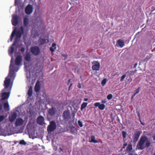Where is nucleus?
<instances>
[{"label":"nucleus","instance_id":"a19ab883","mask_svg":"<svg viewBox=\"0 0 155 155\" xmlns=\"http://www.w3.org/2000/svg\"><path fill=\"white\" fill-rule=\"evenodd\" d=\"M25 50V48L24 47H22L20 49V51L21 52H24Z\"/></svg>","mask_w":155,"mask_h":155},{"label":"nucleus","instance_id":"8fccbe9b","mask_svg":"<svg viewBox=\"0 0 155 155\" xmlns=\"http://www.w3.org/2000/svg\"><path fill=\"white\" fill-rule=\"evenodd\" d=\"M137 94V93H136V92H135L134 95L132 96V97H133L134 96H135V95H136Z\"/></svg>","mask_w":155,"mask_h":155},{"label":"nucleus","instance_id":"a18cd8bd","mask_svg":"<svg viewBox=\"0 0 155 155\" xmlns=\"http://www.w3.org/2000/svg\"><path fill=\"white\" fill-rule=\"evenodd\" d=\"M2 109V105L0 104V111H1Z\"/></svg>","mask_w":155,"mask_h":155},{"label":"nucleus","instance_id":"9d476101","mask_svg":"<svg viewBox=\"0 0 155 155\" xmlns=\"http://www.w3.org/2000/svg\"><path fill=\"white\" fill-rule=\"evenodd\" d=\"M93 64L92 66V69L93 70L98 71L99 70L100 67V64L99 62L98 61H94V63H92Z\"/></svg>","mask_w":155,"mask_h":155},{"label":"nucleus","instance_id":"39448f33","mask_svg":"<svg viewBox=\"0 0 155 155\" xmlns=\"http://www.w3.org/2000/svg\"><path fill=\"white\" fill-rule=\"evenodd\" d=\"M31 51L34 55H38L40 53V50L39 47L37 46L32 47L30 48Z\"/></svg>","mask_w":155,"mask_h":155},{"label":"nucleus","instance_id":"de8ad7c7","mask_svg":"<svg viewBox=\"0 0 155 155\" xmlns=\"http://www.w3.org/2000/svg\"><path fill=\"white\" fill-rule=\"evenodd\" d=\"M88 100V99L87 98H84V101H87Z\"/></svg>","mask_w":155,"mask_h":155},{"label":"nucleus","instance_id":"f3484780","mask_svg":"<svg viewBox=\"0 0 155 155\" xmlns=\"http://www.w3.org/2000/svg\"><path fill=\"white\" fill-rule=\"evenodd\" d=\"M23 123L24 120L22 118H18L16 120L15 124L16 126H19L21 125Z\"/></svg>","mask_w":155,"mask_h":155},{"label":"nucleus","instance_id":"49530a36","mask_svg":"<svg viewBox=\"0 0 155 155\" xmlns=\"http://www.w3.org/2000/svg\"><path fill=\"white\" fill-rule=\"evenodd\" d=\"M152 137L153 138V140H155V134Z\"/></svg>","mask_w":155,"mask_h":155},{"label":"nucleus","instance_id":"aec40b11","mask_svg":"<svg viewBox=\"0 0 155 155\" xmlns=\"http://www.w3.org/2000/svg\"><path fill=\"white\" fill-rule=\"evenodd\" d=\"M17 117V114L15 113L13 114L11 116L9 117V120L11 122H12L14 121L16 119Z\"/></svg>","mask_w":155,"mask_h":155},{"label":"nucleus","instance_id":"37998d69","mask_svg":"<svg viewBox=\"0 0 155 155\" xmlns=\"http://www.w3.org/2000/svg\"><path fill=\"white\" fill-rule=\"evenodd\" d=\"M106 102H107V101H106V99H105L104 100H103L101 101V103H104V104Z\"/></svg>","mask_w":155,"mask_h":155},{"label":"nucleus","instance_id":"a878e982","mask_svg":"<svg viewBox=\"0 0 155 155\" xmlns=\"http://www.w3.org/2000/svg\"><path fill=\"white\" fill-rule=\"evenodd\" d=\"M91 140L89 142L90 143H97L98 141L97 140H95V137L94 135H92L91 136Z\"/></svg>","mask_w":155,"mask_h":155},{"label":"nucleus","instance_id":"393cba45","mask_svg":"<svg viewBox=\"0 0 155 155\" xmlns=\"http://www.w3.org/2000/svg\"><path fill=\"white\" fill-rule=\"evenodd\" d=\"M31 59V55L29 53H27L25 58V59L27 61H29Z\"/></svg>","mask_w":155,"mask_h":155},{"label":"nucleus","instance_id":"f8f14e48","mask_svg":"<svg viewBox=\"0 0 155 155\" xmlns=\"http://www.w3.org/2000/svg\"><path fill=\"white\" fill-rule=\"evenodd\" d=\"M12 22V25L15 26L18 24V18L17 15H14L13 16Z\"/></svg>","mask_w":155,"mask_h":155},{"label":"nucleus","instance_id":"f704fd0d","mask_svg":"<svg viewBox=\"0 0 155 155\" xmlns=\"http://www.w3.org/2000/svg\"><path fill=\"white\" fill-rule=\"evenodd\" d=\"M19 144L21 145H25L26 144V143L24 140H22L20 141Z\"/></svg>","mask_w":155,"mask_h":155},{"label":"nucleus","instance_id":"7c9ffc66","mask_svg":"<svg viewBox=\"0 0 155 155\" xmlns=\"http://www.w3.org/2000/svg\"><path fill=\"white\" fill-rule=\"evenodd\" d=\"M14 48L13 46L11 47L10 49L8 50L9 53L10 54H12L14 52Z\"/></svg>","mask_w":155,"mask_h":155},{"label":"nucleus","instance_id":"c85d7f7f","mask_svg":"<svg viewBox=\"0 0 155 155\" xmlns=\"http://www.w3.org/2000/svg\"><path fill=\"white\" fill-rule=\"evenodd\" d=\"M88 103L86 102L83 103L81 105V110H83L84 109L87 107Z\"/></svg>","mask_w":155,"mask_h":155},{"label":"nucleus","instance_id":"c756f323","mask_svg":"<svg viewBox=\"0 0 155 155\" xmlns=\"http://www.w3.org/2000/svg\"><path fill=\"white\" fill-rule=\"evenodd\" d=\"M39 42L41 45H43L45 43L46 41L44 38H40L39 40Z\"/></svg>","mask_w":155,"mask_h":155},{"label":"nucleus","instance_id":"b1692460","mask_svg":"<svg viewBox=\"0 0 155 155\" xmlns=\"http://www.w3.org/2000/svg\"><path fill=\"white\" fill-rule=\"evenodd\" d=\"M132 145L131 143H129L126 148V151L127 152H129L132 150Z\"/></svg>","mask_w":155,"mask_h":155},{"label":"nucleus","instance_id":"9b49d317","mask_svg":"<svg viewBox=\"0 0 155 155\" xmlns=\"http://www.w3.org/2000/svg\"><path fill=\"white\" fill-rule=\"evenodd\" d=\"M11 87L9 89V91H8V92H4L2 94L1 96L2 98L1 99V100H5L9 97L10 93V91L11 90Z\"/></svg>","mask_w":155,"mask_h":155},{"label":"nucleus","instance_id":"58836bf2","mask_svg":"<svg viewBox=\"0 0 155 155\" xmlns=\"http://www.w3.org/2000/svg\"><path fill=\"white\" fill-rule=\"evenodd\" d=\"M140 89V87H138L135 91V92L137 93V94H138L139 92V91Z\"/></svg>","mask_w":155,"mask_h":155},{"label":"nucleus","instance_id":"0eeeda50","mask_svg":"<svg viewBox=\"0 0 155 155\" xmlns=\"http://www.w3.org/2000/svg\"><path fill=\"white\" fill-rule=\"evenodd\" d=\"M63 117L65 120H68L71 118L70 112L69 110H66L64 111L63 114Z\"/></svg>","mask_w":155,"mask_h":155},{"label":"nucleus","instance_id":"79ce46f5","mask_svg":"<svg viewBox=\"0 0 155 155\" xmlns=\"http://www.w3.org/2000/svg\"><path fill=\"white\" fill-rule=\"evenodd\" d=\"M137 116H138V118L140 119V115L139 113V112H137Z\"/></svg>","mask_w":155,"mask_h":155},{"label":"nucleus","instance_id":"423d86ee","mask_svg":"<svg viewBox=\"0 0 155 155\" xmlns=\"http://www.w3.org/2000/svg\"><path fill=\"white\" fill-rule=\"evenodd\" d=\"M33 11V6L30 4H28L25 8V12L26 14L30 15Z\"/></svg>","mask_w":155,"mask_h":155},{"label":"nucleus","instance_id":"3c124183","mask_svg":"<svg viewBox=\"0 0 155 155\" xmlns=\"http://www.w3.org/2000/svg\"><path fill=\"white\" fill-rule=\"evenodd\" d=\"M16 45V42H14L12 44V45L14 46V45Z\"/></svg>","mask_w":155,"mask_h":155},{"label":"nucleus","instance_id":"603ef678","mask_svg":"<svg viewBox=\"0 0 155 155\" xmlns=\"http://www.w3.org/2000/svg\"><path fill=\"white\" fill-rule=\"evenodd\" d=\"M152 10H153V11L155 10V8H154V7L152 6L151 8Z\"/></svg>","mask_w":155,"mask_h":155},{"label":"nucleus","instance_id":"4468645a","mask_svg":"<svg viewBox=\"0 0 155 155\" xmlns=\"http://www.w3.org/2000/svg\"><path fill=\"white\" fill-rule=\"evenodd\" d=\"M122 136L123 138V141L124 142V143L123 144V146L122 147V148L124 149L125 148V147L127 145V142H125L126 141V139L125 138H126L127 136V133L124 131H122Z\"/></svg>","mask_w":155,"mask_h":155},{"label":"nucleus","instance_id":"412c9836","mask_svg":"<svg viewBox=\"0 0 155 155\" xmlns=\"http://www.w3.org/2000/svg\"><path fill=\"white\" fill-rule=\"evenodd\" d=\"M40 89V85L39 83H38V82L36 83L35 87V92H39Z\"/></svg>","mask_w":155,"mask_h":155},{"label":"nucleus","instance_id":"7ed1b4c3","mask_svg":"<svg viewBox=\"0 0 155 155\" xmlns=\"http://www.w3.org/2000/svg\"><path fill=\"white\" fill-rule=\"evenodd\" d=\"M56 128V124L54 120L51 121L50 122V124L47 127V130L49 132H52Z\"/></svg>","mask_w":155,"mask_h":155},{"label":"nucleus","instance_id":"ea45409f","mask_svg":"<svg viewBox=\"0 0 155 155\" xmlns=\"http://www.w3.org/2000/svg\"><path fill=\"white\" fill-rule=\"evenodd\" d=\"M77 86L79 89L81 88V84L80 83H78Z\"/></svg>","mask_w":155,"mask_h":155},{"label":"nucleus","instance_id":"bb28decb","mask_svg":"<svg viewBox=\"0 0 155 155\" xmlns=\"http://www.w3.org/2000/svg\"><path fill=\"white\" fill-rule=\"evenodd\" d=\"M32 87L31 86L28 91V94L29 97H31L32 96Z\"/></svg>","mask_w":155,"mask_h":155},{"label":"nucleus","instance_id":"864d4df0","mask_svg":"<svg viewBox=\"0 0 155 155\" xmlns=\"http://www.w3.org/2000/svg\"><path fill=\"white\" fill-rule=\"evenodd\" d=\"M140 122L141 124H142L143 125H144V124L143 123L141 122V120H140Z\"/></svg>","mask_w":155,"mask_h":155},{"label":"nucleus","instance_id":"a211bd4d","mask_svg":"<svg viewBox=\"0 0 155 155\" xmlns=\"http://www.w3.org/2000/svg\"><path fill=\"white\" fill-rule=\"evenodd\" d=\"M117 46L122 48L124 45V41L121 39H119L117 41Z\"/></svg>","mask_w":155,"mask_h":155},{"label":"nucleus","instance_id":"2f4dec72","mask_svg":"<svg viewBox=\"0 0 155 155\" xmlns=\"http://www.w3.org/2000/svg\"><path fill=\"white\" fill-rule=\"evenodd\" d=\"M107 81V79L106 78H104V79H103L101 83V84L102 86H104L106 83Z\"/></svg>","mask_w":155,"mask_h":155},{"label":"nucleus","instance_id":"e433bc0d","mask_svg":"<svg viewBox=\"0 0 155 155\" xmlns=\"http://www.w3.org/2000/svg\"><path fill=\"white\" fill-rule=\"evenodd\" d=\"M78 124L79 126L81 127H82L83 126L82 123L80 120H78Z\"/></svg>","mask_w":155,"mask_h":155},{"label":"nucleus","instance_id":"2eb2a0df","mask_svg":"<svg viewBox=\"0 0 155 155\" xmlns=\"http://www.w3.org/2000/svg\"><path fill=\"white\" fill-rule=\"evenodd\" d=\"M94 105L95 107H98L99 109L103 110L105 108V106L103 104H101L100 102H96L94 103Z\"/></svg>","mask_w":155,"mask_h":155},{"label":"nucleus","instance_id":"c9c22d12","mask_svg":"<svg viewBox=\"0 0 155 155\" xmlns=\"http://www.w3.org/2000/svg\"><path fill=\"white\" fill-rule=\"evenodd\" d=\"M113 95L111 94H108L107 96V98L109 100L111 99Z\"/></svg>","mask_w":155,"mask_h":155},{"label":"nucleus","instance_id":"1a4fd4ad","mask_svg":"<svg viewBox=\"0 0 155 155\" xmlns=\"http://www.w3.org/2000/svg\"><path fill=\"white\" fill-rule=\"evenodd\" d=\"M136 70L134 71H128L127 72L125 73L126 74H127V79L128 81H131L132 80V79L131 78L130 76L132 75H133L134 73L136 72Z\"/></svg>","mask_w":155,"mask_h":155},{"label":"nucleus","instance_id":"4be33fe9","mask_svg":"<svg viewBox=\"0 0 155 155\" xmlns=\"http://www.w3.org/2000/svg\"><path fill=\"white\" fill-rule=\"evenodd\" d=\"M3 106L4 108L6 111H7L9 110V106L8 102L4 103Z\"/></svg>","mask_w":155,"mask_h":155},{"label":"nucleus","instance_id":"dca6fc26","mask_svg":"<svg viewBox=\"0 0 155 155\" xmlns=\"http://www.w3.org/2000/svg\"><path fill=\"white\" fill-rule=\"evenodd\" d=\"M44 120L43 116H40L37 118V123L40 125H43L44 123Z\"/></svg>","mask_w":155,"mask_h":155},{"label":"nucleus","instance_id":"5701e85b","mask_svg":"<svg viewBox=\"0 0 155 155\" xmlns=\"http://www.w3.org/2000/svg\"><path fill=\"white\" fill-rule=\"evenodd\" d=\"M56 44L54 43L52 44L51 47L50 48V50L52 52H54L55 51V50L56 48Z\"/></svg>","mask_w":155,"mask_h":155},{"label":"nucleus","instance_id":"20e7f679","mask_svg":"<svg viewBox=\"0 0 155 155\" xmlns=\"http://www.w3.org/2000/svg\"><path fill=\"white\" fill-rule=\"evenodd\" d=\"M16 29L17 28H15L11 34V37L10 38L11 41H12L13 38L14 37L15 35L16 34V32L19 33H21V34H23L24 33V29L23 27L22 26H21L20 27V28L17 31H16Z\"/></svg>","mask_w":155,"mask_h":155},{"label":"nucleus","instance_id":"72a5a7b5","mask_svg":"<svg viewBox=\"0 0 155 155\" xmlns=\"http://www.w3.org/2000/svg\"><path fill=\"white\" fill-rule=\"evenodd\" d=\"M126 76V75L125 74L123 75L121 77L120 79V81H124V79L125 78Z\"/></svg>","mask_w":155,"mask_h":155},{"label":"nucleus","instance_id":"cd10ccee","mask_svg":"<svg viewBox=\"0 0 155 155\" xmlns=\"http://www.w3.org/2000/svg\"><path fill=\"white\" fill-rule=\"evenodd\" d=\"M28 24V20L27 18L25 17L24 19V24L25 27H27Z\"/></svg>","mask_w":155,"mask_h":155},{"label":"nucleus","instance_id":"473e14b6","mask_svg":"<svg viewBox=\"0 0 155 155\" xmlns=\"http://www.w3.org/2000/svg\"><path fill=\"white\" fill-rule=\"evenodd\" d=\"M16 38H20L21 37V36L22 34H21V33H19L17 32H16Z\"/></svg>","mask_w":155,"mask_h":155},{"label":"nucleus","instance_id":"6e6552de","mask_svg":"<svg viewBox=\"0 0 155 155\" xmlns=\"http://www.w3.org/2000/svg\"><path fill=\"white\" fill-rule=\"evenodd\" d=\"M56 111V109L55 107H52L51 108L48 109V113L50 116L52 117L55 114Z\"/></svg>","mask_w":155,"mask_h":155},{"label":"nucleus","instance_id":"ddd939ff","mask_svg":"<svg viewBox=\"0 0 155 155\" xmlns=\"http://www.w3.org/2000/svg\"><path fill=\"white\" fill-rule=\"evenodd\" d=\"M140 133L139 131H137L133 136V141L136 142L138 140L140 136Z\"/></svg>","mask_w":155,"mask_h":155},{"label":"nucleus","instance_id":"4c0bfd02","mask_svg":"<svg viewBox=\"0 0 155 155\" xmlns=\"http://www.w3.org/2000/svg\"><path fill=\"white\" fill-rule=\"evenodd\" d=\"M4 119V117L3 116H0V122L2 121Z\"/></svg>","mask_w":155,"mask_h":155},{"label":"nucleus","instance_id":"c03bdc74","mask_svg":"<svg viewBox=\"0 0 155 155\" xmlns=\"http://www.w3.org/2000/svg\"><path fill=\"white\" fill-rule=\"evenodd\" d=\"M72 84H73L72 83H71V84H70V85L69 87V88H68V91H69V90H70L71 87L72 86Z\"/></svg>","mask_w":155,"mask_h":155},{"label":"nucleus","instance_id":"13d9d810","mask_svg":"<svg viewBox=\"0 0 155 155\" xmlns=\"http://www.w3.org/2000/svg\"><path fill=\"white\" fill-rule=\"evenodd\" d=\"M153 155H155V152L154 153Z\"/></svg>","mask_w":155,"mask_h":155},{"label":"nucleus","instance_id":"6e6d98bb","mask_svg":"<svg viewBox=\"0 0 155 155\" xmlns=\"http://www.w3.org/2000/svg\"><path fill=\"white\" fill-rule=\"evenodd\" d=\"M59 149H60V150L61 151H62V150H63L61 148H60Z\"/></svg>","mask_w":155,"mask_h":155},{"label":"nucleus","instance_id":"5fc2aeb1","mask_svg":"<svg viewBox=\"0 0 155 155\" xmlns=\"http://www.w3.org/2000/svg\"><path fill=\"white\" fill-rule=\"evenodd\" d=\"M71 81V79H69L68 81V84H69V83Z\"/></svg>","mask_w":155,"mask_h":155},{"label":"nucleus","instance_id":"f257e3e1","mask_svg":"<svg viewBox=\"0 0 155 155\" xmlns=\"http://www.w3.org/2000/svg\"><path fill=\"white\" fill-rule=\"evenodd\" d=\"M150 145V140L145 136H141L137 145V147L139 150H143L146 148H148Z\"/></svg>","mask_w":155,"mask_h":155},{"label":"nucleus","instance_id":"09e8293b","mask_svg":"<svg viewBox=\"0 0 155 155\" xmlns=\"http://www.w3.org/2000/svg\"><path fill=\"white\" fill-rule=\"evenodd\" d=\"M137 63H136L135 64H134V68H136V67H137Z\"/></svg>","mask_w":155,"mask_h":155},{"label":"nucleus","instance_id":"6ab92c4d","mask_svg":"<svg viewBox=\"0 0 155 155\" xmlns=\"http://www.w3.org/2000/svg\"><path fill=\"white\" fill-rule=\"evenodd\" d=\"M21 57L19 55L18 56L15 60V64L17 65H19L21 63Z\"/></svg>","mask_w":155,"mask_h":155},{"label":"nucleus","instance_id":"4d7b16f0","mask_svg":"<svg viewBox=\"0 0 155 155\" xmlns=\"http://www.w3.org/2000/svg\"><path fill=\"white\" fill-rule=\"evenodd\" d=\"M146 58L147 59H149L150 58L148 57V56H147Z\"/></svg>","mask_w":155,"mask_h":155},{"label":"nucleus","instance_id":"f03ea898","mask_svg":"<svg viewBox=\"0 0 155 155\" xmlns=\"http://www.w3.org/2000/svg\"><path fill=\"white\" fill-rule=\"evenodd\" d=\"M12 58L11 61V64L9 67V70L8 76L5 78V80L4 81V86L5 89H6L9 87L11 83V79L12 78L14 75V71L12 70V67H13V65H12Z\"/></svg>","mask_w":155,"mask_h":155}]
</instances>
